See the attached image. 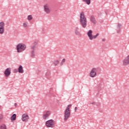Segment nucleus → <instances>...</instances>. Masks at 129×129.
I'll list each match as a JSON object with an SVG mask.
<instances>
[{"mask_svg":"<svg viewBox=\"0 0 129 129\" xmlns=\"http://www.w3.org/2000/svg\"><path fill=\"white\" fill-rule=\"evenodd\" d=\"M80 24L84 28L87 27V19L83 12H81L80 15Z\"/></svg>","mask_w":129,"mask_h":129,"instance_id":"f257e3e1","label":"nucleus"},{"mask_svg":"<svg viewBox=\"0 0 129 129\" xmlns=\"http://www.w3.org/2000/svg\"><path fill=\"white\" fill-rule=\"evenodd\" d=\"M71 106H72V105H69L64 111V120L65 121H67V120H68V118L70 117V107H71Z\"/></svg>","mask_w":129,"mask_h":129,"instance_id":"f03ea898","label":"nucleus"},{"mask_svg":"<svg viewBox=\"0 0 129 129\" xmlns=\"http://www.w3.org/2000/svg\"><path fill=\"white\" fill-rule=\"evenodd\" d=\"M17 50L18 53H21L27 49V46L23 43H19L17 45Z\"/></svg>","mask_w":129,"mask_h":129,"instance_id":"7ed1b4c3","label":"nucleus"},{"mask_svg":"<svg viewBox=\"0 0 129 129\" xmlns=\"http://www.w3.org/2000/svg\"><path fill=\"white\" fill-rule=\"evenodd\" d=\"M36 42H35L30 47V51H31V57L32 58H35V52H36V50L37 48L36 47Z\"/></svg>","mask_w":129,"mask_h":129,"instance_id":"20e7f679","label":"nucleus"},{"mask_svg":"<svg viewBox=\"0 0 129 129\" xmlns=\"http://www.w3.org/2000/svg\"><path fill=\"white\" fill-rule=\"evenodd\" d=\"M92 33H93L92 30H89L87 33V35L91 40H92L93 39H96L99 36V34L98 33H97L95 35H92Z\"/></svg>","mask_w":129,"mask_h":129,"instance_id":"39448f33","label":"nucleus"},{"mask_svg":"<svg viewBox=\"0 0 129 129\" xmlns=\"http://www.w3.org/2000/svg\"><path fill=\"white\" fill-rule=\"evenodd\" d=\"M45 125L47 127L53 128L55 126V122L53 119H50L46 121Z\"/></svg>","mask_w":129,"mask_h":129,"instance_id":"423d86ee","label":"nucleus"},{"mask_svg":"<svg viewBox=\"0 0 129 129\" xmlns=\"http://www.w3.org/2000/svg\"><path fill=\"white\" fill-rule=\"evenodd\" d=\"M97 70H98V68H93L90 73V77L92 78L96 77Z\"/></svg>","mask_w":129,"mask_h":129,"instance_id":"0eeeda50","label":"nucleus"},{"mask_svg":"<svg viewBox=\"0 0 129 129\" xmlns=\"http://www.w3.org/2000/svg\"><path fill=\"white\" fill-rule=\"evenodd\" d=\"M5 33V22H0V34L3 35Z\"/></svg>","mask_w":129,"mask_h":129,"instance_id":"6e6552de","label":"nucleus"},{"mask_svg":"<svg viewBox=\"0 0 129 129\" xmlns=\"http://www.w3.org/2000/svg\"><path fill=\"white\" fill-rule=\"evenodd\" d=\"M4 74L6 77L10 76L11 75V68H7L4 72Z\"/></svg>","mask_w":129,"mask_h":129,"instance_id":"1a4fd4ad","label":"nucleus"},{"mask_svg":"<svg viewBox=\"0 0 129 129\" xmlns=\"http://www.w3.org/2000/svg\"><path fill=\"white\" fill-rule=\"evenodd\" d=\"M30 118V117H29V115L27 114H24L22 115V120L23 121H27L28 119Z\"/></svg>","mask_w":129,"mask_h":129,"instance_id":"9d476101","label":"nucleus"},{"mask_svg":"<svg viewBox=\"0 0 129 129\" xmlns=\"http://www.w3.org/2000/svg\"><path fill=\"white\" fill-rule=\"evenodd\" d=\"M129 63V55L123 60V65H127Z\"/></svg>","mask_w":129,"mask_h":129,"instance_id":"9b49d317","label":"nucleus"},{"mask_svg":"<svg viewBox=\"0 0 129 129\" xmlns=\"http://www.w3.org/2000/svg\"><path fill=\"white\" fill-rule=\"evenodd\" d=\"M50 115V111H46L44 112L43 114V119H47L48 117H49V116Z\"/></svg>","mask_w":129,"mask_h":129,"instance_id":"f8f14e48","label":"nucleus"},{"mask_svg":"<svg viewBox=\"0 0 129 129\" xmlns=\"http://www.w3.org/2000/svg\"><path fill=\"white\" fill-rule=\"evenodd\" d=\"M75 33L76 35L79 36V37L81 36V33H80V32H79V28L78 27H76L75 28Z\"/></svg>","mask_w":129,"mask_h":129,"instance_id":"ddd939ff","label":"nucleus"},{"mask_svg":"<svg viewBox=\"0 0 129 129\" xmlns=\"http://www.w3.org/2000/svg\"><path fill=\"white\" fill-rule=\"evenodd\" d=\"M44 9L46 14H50V9H49V7L47 5L44 6Z\"/></svg>","mask_w":129,"mask_h":129,"instance_id":"4468645a","label":"nucleus"},{"mask_svg":"<svg viewBox=\"0 0 129 129\" xmlns=\"http://www.w3.org/2000/svg\"><path fill=\"white\" fill-rule=\"evenodd\" d=\"M91 22L93 23V24H96V20H95V17L94 16H91Z\"/></svg>","mask_w":129,"mask_h":129,"instance_id":"2eb2a0df","label":"nucleus"},{"mask_svg":"<svg viewBox=\"0 0 129 129\" xmlns=\"http://www.w3.org/2000/svg\"><path fill=\"white\" fill-rule=\"evenodd\" d=\"M18 70L19 73H24V70L23 69V66H20Z\"/></svg>","mask_w":129,"mask_h":129,"instance_id":"dca6fc26","label":"nucleus"},{"mask_svg":"<svg viewBox=\"0 0 129 129\" xmlns=\"http://www.w3.org/2000/svg\"><path fill=\"white\" fill-rule=\"evenodd\" d=\"M11 120H16L17 119V114H13L11 117Z\"/></svg>","mask_w":129,"mask_h":129,"instance_id":"f3484780","label":"nucleus"},{"mask_svg":"<svg viewBox=\"0 0 129 129\" xmlns=\"http://www.w3.org/2000/svg\"><path fill=\"white\" fill-rule=\"evenodd\" d=\"M52 63L54 66H57V65H58V64L60 63V61L58 60H54L53 61H52Z\"/></svg>","mask_w":129,"mask_h":129,"instance_id":"a211bd4d","label":"nucleus"},{"mask_svg":"<svg viewBox=\"0 0 129 129\" xmlns=\"http://www.w3.org/2000/svg\"><path fill=\"white\" fill-rule=\"evenodd\" d=\"M0 129H7V125L5 124H3L0 125Z\"/></svg>","mask_w":129,"mask_h":129,"instance_id":"6ab92c4d","label":"nucleus"},{"mask_svg":"<svg viewBox=\"0 0 129 129\" xmlns=\"http://www.w3.org/2000/svg\"><path fill=\"white\" fill-rule=\"evenodd\" d=\"M83 2H84V3H86V4H87V5H90V3H91V1L90 0H82Z\"/></svg>","mask_w":129,"mask_h":129,"instance_id":"aec40b11","label":"nucleus"},{"mask_svg":"<svg viewBox=\"0 0 129 129\" xmlns=\"http://www.w3.org/2000/svg\"><path fill=\"white\" fill-rule=\"evenodd\" d=\"M27 20H28V21H32V20H33V16H32V15H29L27 17Z\"/></svg>","mask_w":129,"mask_h":129,"instance_id":"412c9836","label":"nucleus"},{"mask_svg":"<svg viewBox=\"0 0 129 129\" xmlns=\"http://www.w3.org/2000/svg\"><path fill=\"white\" fill-rule=\"evenodd\" d=\"M45 77H46L48 79H49V77H50V72H47L45 74Z\"/></svg>","mask_w":129,"mask_h":129,"instance_id":"4be33fe9","label":"nucleus"},{"mask_svg":"<svg viewBox=\"0 0 129 129\" xmlns=\"http://www.w3.org/2000/svg\"><path fill=\"white\" fill-rule=\"evenodd\" d=\"M65 61H66V59L65 58H63L62 60V61L60 62V66H62V65H63V64H64V63H65Z\"/></svg>","mask_w":129,"mask_h":129,"instance_id":"5701e85b","label":"nucleus"},{"mask_svg":"<svg viewBox=\"0 0 129 129\" xmlns=\"http://www.w3.org/2000/svg\"><path fill=\"white\" fill-rule=\"evenodd\" d=\"M120 28H121V24H118L117 25V29H120Z\"/></svg>","mask_w":129,"mask_h":129,"instance_id":"b1692460","label":"nucleus"},{"mask_svg":"<svg viewBox=\"0 0 129 129\" xmlns=\"http://www.w3.org/2000/svg\"><path fill=\"white\" fill-rule=\"evenodd\" d=\"M23 26L24 27V28H27V27H28V25L27 24V23H24L23 24Z\"/></svg>","mask_w":129,"mask_h":129,"instance_id":"393cba45","label":"nucleus"},{"mask_svg":"<svg viewBox=\"0 0 129 129\" xmlns=\"http://www.w3.org/2000/svg\"><path fill=\"white\" fill-rule=\"evenodd\" d=\"M90 104H92L93 105H96V103H95V102H91Z\"/></svg>","mask_w":129,"mask_h":129,"instance_id":"a878e982","label":"nucleus"},{"mask_svg":"<svg viewBox=\"0 0 129 129\" xmlns=\"http://www.w3.org/2000/svg\"><path fill=\"white\" fill-rule=\"evenodd\" d=\"M117 33L119 34L120 33V29H117Z\"/></svg>","mask_w":129,"mask_h":129,"instance_id":"bb28decb","label":"nucleus"},{"mask_svg":"<svg viewBox=\"0 0 129 129\" xmlns=\"http://www.w3.org/2000/svg\"><path fill=\"white\" fill-rule=\"evenodd\" d=\"M78 108L77 107H75V112H76V111L77 110Z\"/></svg>","mask_w":129,"mask_h":129,"instance_id":"cd10ccee","label":"nucleus"},{"mask_svg":"<svg viewBox=\"0 0 129 129\" xmlns=\"http://www.w3.org/2000/svg\"><path fill=\"white\" fill-rule=\"evenodd\" d=\"M14 105H15V106H16V107H17L18 106V104H17L16 103H15L14 104Z\"/></svg>","mask_w":129,"mask_h":129,"instance_id":"c85d7f7f","label":"nucleus"},{"mask_svg":"<svg viewBox=\"0 0 129 129\" xmlns=\"http://www.w3.org/2000/svg\"><path fill=\"white\" fill-rule=\"evenodd\" d=\"M0 119H3V116H0Z\"/></svg>","mask_w":129,"mask_h":129,"instance_id":"c756f323","label":"nucleus"},{"mask_svg":"<svg viewBox=\"0 0 129 129\" xmlns=\"http://www.w3.org/2000/svg\"><path fill=\"white\" fill-rule=\"evenodd\" d=\"M102 42H105V39H102Z\"/></svg>","mask_w":129,"mask_h":129,"instance_id":"7c9ffc66","label":"nucleus"},{"mask_svg":"<svg viewBox=\"0 0 129 129\" xmlns=\"http://www.w3.org/2000/svg\"><path fill=\"white\" fill-rule=\"evenodd\" d=\"M14 71H16V72H18V70H17V69L14 70Z\"/></svg>","mask_w":129,"mask_h":129,"instance_id":"2f4dec72","label":"nucleus"},{"mask_svg":"<svg viewBox=\"0 0 129 129\" xmlns=\"http://www.w3.org/2000/svg\"><path fill=\"white\" fill-rule=\"evenodd\" d=\"M0 122H2V119H0Z\"/></svg>","mask_w":129,"mask_h":129,"instance_id":"473e14b6","label":"nucleus"}]
</instances>
